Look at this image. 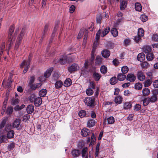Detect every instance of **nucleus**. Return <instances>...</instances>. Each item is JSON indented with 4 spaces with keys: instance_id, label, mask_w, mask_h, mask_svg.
<instances>
[{
    "instance_id": "1",
    "label": "nucleus",
    "mask_w": 158,
    "mask_h": 158,
    "mask_svg": "<svg viewBox=\"0 0 158 158\" xmlns=\"http://www.w3.org/2000/svg\"><path fill=\"white\" fill-rule=\"evenodd\" d=\"M101 33V31L99 30L96 34L95 41L94 42L92 50L91 52V59L93 60L94 59V53L95 51L96 48L97 47L98 40L99 39L100 37V34Z\"/></svg>"
},
{
    "instance_id": "2",
    "label": "nucleus",
    "mask_w": 158,
    "mask_h": 158,
    "mask_svg": "<svg viewBox=\"0 0 158 158\" xmlns=\"http://www.w3.org/2000/svg\"><path fill=\"white\" fill-rule=\"evenodd\" d=\"M14 28L13 26L10 27L9 29L8 35V44L9 45L8 48L10 49L12 44H13L15 40V37L12 35Z\"/></svg>"
},
{
    "instance_id": "3",
    "label": "nucleus",
    "mask_w": 158,
    "mask_h": 158,
    "mask_svg": "<svg viewBox=\"0 0 158 158\" xmlns=\"http://www.w3.org/2000/svg\"><path fill=\"white\" fill-rule=\"evenodd\" d=\"M21 122V120L19 119H17L14 121L12 123V126L9 125H7L6 127V130L7 131V130L11 129L13 127L14 128H16L18 129H20L21 127L20 124Z\"/></svg>"
},
{
    "instance_id": "4",
    "label": "nucleus",
    "mask_w": 158,
    "mask_h": 158,
    "mask_svg": "<svg viewBox=\"0 0 158 158\" xmlns=\"http://www.w3.org/2000/svg\"><path fill=\"white\" fill-rule=\"evenodd\" d=\"M30 56L29 55L28 58V59L27 61L24 60L23 61L20 66L21 68H23L24 66H25L24 69L23 71V73H25L27 71L28 68H29V65H30V62L31 60L30 59Z\"/></svg>"
},
{
    "instance_id": "5",
    "label": "nucleus",
    "mask_w": 158,
    "mask_h": 158,
    "mask_svg": "<svg viewBox=\"0 0 158 158\" xmlns=\"http://www.w3.org/2000/svg\"><path fill=\"white\" fill-rule=\"evenodd\" d=\"M84 102L88 106H93L94 105L95 99L93 97L87 98L84 99Z\"/></svg>"
},
{
    "instance_id": "6",
    "label": "nucleus",
    "mask_w": 158,
    "mask_h": 158,
    "mask_svg": "<svg viewBox=\"0 0 158 158\" xmlns=\"http://www.w3.org/2000/svg\"><path fill=\"white\" fill-rule=\"evenodd\" d=\"M23 29H22L20 35L18 37L16 40L15 47V49L16 50H17L18 49L20 44L21 43L22 37L23 35Z\"/></svg>"
},
{
    "instance_id": "7",
    "label": "nucleus",
    "mask_w": 158,
    "mask_h": 158,
    "mask_svg": "<svg viewBox=\"0 0 158 158\" xmlns=\"http://www.w3.org/2000/svg\"><path fill=\"white\" fill-rule=\"evenodd\" d=\"M79 69V67L77 64H73L68 68V71L70 73L77 71Z\"/></svg>"
},
{
    "instance_id": "8",
    "label": "nucleus",
    "mask_w": 158,
    "mask_h": 158,
    "mask_svg": "<svg viewBox=\"0 0 158 158\" xmlns=\"http://www.w3.org/2000/svg\"><path fill=\"white\" fill-rule=\"evenodd\" d=\"M127 80L130 81L131 82L134 81L136 79V77L133 74H129L127 77Z\"/></svg>"
},
{
    "instance_id": "9",
    "label": "nucleus",
    "mask_w": 158,
    "mask_h": 158,
    "mask_svg": "<svg viewBox=\"0 0 158 158\" xmlns=\"http://www.w3.org/2000/svg\"><path fill=\"white\" fill-rule=\"evenodd\" d=\"M90 131L88 129L86 128H84L81 130V133L82 136L85 137L88 135Z\"/></svg>"
},
{
    "instance_id": "10",
    "label": "nucleus",
    "mask_w": 158,
    "mask_h": 158,
    "mask_svg": "<svg viewBox=\"0 0 158 158\" xmlns=\"http://www.w3.org/2000/svg\"><path fill=\"white\" fill-rule=\"evenodd\" d=\"M81 152L78 150L74 149L72 150L71 154L73 157H78L80 155Z\"/></svg>"
},
{
    "instance_id": "11",
    "label": "nucleus",
    "mask_w": 158,
    "mask_h": 158,
    "mask_svg": "<svg viewBox=\"0 0 158 158\" xmlns=\"http://www.w3.org/2000/svg\"><path fill=\"white\" fill-rule=\"evenodd\" d=\"M137 77L140 81H143L145 79V77L143 73L140 71L138 72L137 73Z\"/></svg>"
},
{
    "instance_id": "12",
    "label": "nucleus",
    "mask_w": 158,
    "mask_h": 158,
    "mask_svg": "<svg viewBox=\"0 0 158 158\" xmlns=\"http://www.w3.org/2000/svg\"><path fill=\"white\" fill-rule=\"evenodd\" d=\"M88 148L87 147H84L83 148L81 151L82 156L84 158H88L87 154Z\"/></svg>"
},
{
    "instance_id": "13",
    "label": "nucleus",
    "mask_w": 158,
    "mask_h": 158,
    "mask_svg": "<svg viewBox=\"0 0 158 158\" xmlns=\"http://www.w3.org/2000/svg\"><path fill=\"white\" fill-rule=\"evenodd\" d=\"M42 101V99L41 98H36L34 102V104L36 106H39L41 104Z\"/></svg>"
},
{
    "instance_id": "14",
    "label": "nucleus",
    "mask_w": 158,
    "mask_h": 158,
    "mask_svg": "<svg viewBox=\"0 0 158 158\" xmlns=\"http://www.w3.org/2000/svg\"><path fill=\"white\" fill-rule=\"evenodd\" d=\"M114 101L116 104H120L122 102L123 98L121 96L118 95L115 97Z\"/></svg>"
},
{
    "instance_id": "15",
    "label": "nucleus",
    "mask_w": 158,
    "mask_h": 158,
    "mask_svg": "<svg viewBox=\"0 0 158 158\" xmlns=\"http://www.w3.org/2000/svg\"><path fill=\"white\" fill-rule=\"evenodd\" d=\"M53 70V68L48 69L44 73V76L45 78H48L51 75V73Z\"/></svg>"
},
{
    "instance_id": "16",
    "label": "nucleus",
    "mask_w": 158,
    "mask_h": 158,
    "mask_svg": "<svg viewBox=\"0 0 158 158\" xmlns=\"http://www.w3.org/2000/svg\"><path fill=\"white\" fill-rule=\"evenodd\" d=\"M102 54L104 57L107 58L110 55V52L107 50L104 49L102 51Z\"/></svg>"
},
{
    "instance_id": "17",
    "label": "nucleus",
    "mask_w": 158,
    "mask_h": 158,
    "mask_svg": "<svg viewBox=\"0 0 158 158\" xmlns=\"http://www.w3.org/2000/svg\"><path fill=\"white\" fill-rule=\"evenodd\" d=\"M110 31V29L109 27H106L103 31H102H102H101L100 35H101L102 37H104Z\"/></svg>"
},
{
    "instance_id": "18",
    "label": "nucleus",
    "mask_w": 158,
    "mask_h": 158,
    "mask_svg": "<svg viewBox=\"0 0 158 158\" xmlns=\"http://www.w3.org/2000/svg\"><path fill=\"white\" fill-rule=\"evenodd\" d=\"M137 59L138 61L141 62L143 61L145 59V56L143 53H139L137 57Z\"/></svg>"
},
{
    "instance_id": "19",
    "label": "nucleus",
    "mask_w": 158,
    "mask_h": 158,
    "mask_svg": "<svg viewBox=\"0 0 158 158\" xmlns=\"http://www.w3.org/2000/svg\"><path fill=\"white\" fill-rule=\"evenodd\" d=\"M26 110L28 114H31L34 110V106L32 105H29L27 107Z\"/></svg>"
},
{
    "instance_id": "20",
    "label": "nucleus",
    "mask_w": 158,
    "mask_h": 158,
    "mask_svg": "<svg viewBox=\"0 0 158 158\" xmlns=\"http://www.w3.org/2000/svg\"><path fill=\"white\" fill-rule=\"evenodd\" d=\"M132 107V104L130 102H126L124 103L123 108L127 110L130 109Z\"/></svg>"
},
{
    "instance_id": "21",
    "label": "nucleus",
    "mask_w": 158,
    "mask_h": 158,
    "mask_svg": "<svg viewBox=\"0 0 158 158\" xmlns=\"http://www.w3.org/2000/svg\"><path fill=\"white\" fill-rule=\"evenodd\" d=\"M95 123V121L92 119L89 120L87 123V126L89 127H91L94 126Z\"/></svg>"
},
{
    "instance_id": "22",
    "label": "nucleus",
    "mask_w": 158,
    "mask_h": 158,
    "mask_svg": "<svg viewBox=\"0 0 158 158\" xmlns=\"http://www.w3.org/2000/svg\"><path fill=\"white\" fill-rule=\"evenodd\" d=\"M150 93V90L148 88H145L143 89L142 94L144 96H147Z\"/></svg>"
},
{
    "instance_id": "23",
    "label": "nucleus",
    "mask_w": 158,
    "mask_h": 158,
    "mask_svg": "<svg viewBox=\"0 0 158 158\" xmlns=\"http://www.w3.org/2000/svg\"><path fill=\"white\" fill-rule=\"evenodd\" d=\"M110 32L111 34L114 37H116L118 36V32L116 28H112Z\"/></svg>"
},
{
    "instance_id": "24",
    "label": "nucleus",
    "mask_w": 158,
    "mask_h": 158,
    "mask_svg": "<svg viewBox=\"0 0 158 158\" xmlns=\"http://www.w3.org/2000/svg\"><path fill=\"white\" fill-rule=\"evenodd\" d=\"M67 57L65 56H63L59 60V62L61 64H64L67 62Z\"/></svg>"
},
{
    "instance_id": "25",
    "label": "nucleus",
    "mask_w": 158,
    "mask_h": 158,
    "mask_svg": "<svg viewBox=\"0 0 158 158\" xmlns=\"http://www.w3.org/2000/svg\"><path fill=\"white\" fill-rule=\"evenodd\" d=\"M124 74H122L121 73H119L117 76V79L120 81L124 80L126 77V76Z\"/></svg>"
},
{
    "instance_id": "26",
    "label": "nucleus",
    "mask_w": 158,
    "mask_h": 158,
    "mask_svg": "<svg viewBox=\"0 0 158 158\" xmlns=\"http://www.w3.org/2000/svg\"><path fill=\"white\" fill-rule=\"evenodd\" d=\"M8 119V117H5L3 119L0 125V129L3 128Z\"/></svg>"
},
{
    "instance_id": "27",
    "label": "nucleus",
    "mask_w": 158,
    "mask_h": 158,
    "mask_svg": "<svg viewBox=\"0 0 158 158\" xmlns=\"http://www.w3.org/2000/svg\"><path fill=\"white\" fill-rule=\"evenodd\" d=\"M72 84L71 80L69 78L67 79L65 81L64 85L65 87H68L70 86Z\"/></svg>"
},
{
    "instance_id": "28",
    "label": "nucleus",
    "mask_w": 158,
    "mask_h": 158,
    "mask_svg": "<svg viewBox=\"0 0 158 158\" xmlns=\"http://www.w3.org/2000/svg\"><path fill=\"white\" fill-rule=\"evenodd\" d=\"M42 85V84L40 83L32 84L31 86V88L32 89H35L40 87Z\"/></svg>"
},
{
    "instance_id": "29",
    "label": "nucleus",
    "mask_w": 158,
    "mask_h": 158,
    "mask_svg": "<svg viewBox=\"0 0 158 158\" xmlns=\"http://www.w3.org/2000/svg\"><path fill=\"white\" fill-rule=\"evenodd\" d=\"M127 2L126 1H123L121 2L120 9L121 10H124L126 7Z\"/></svg>"
},
{
    "instance_id": "30",
    "label": "nucleus",
    "mask_w": 158,
    "mask_h": 158,
    "mask_svg": "<svg viewBox=\"0 0 158 158\" xmlns=\"http://www.w3.org/2000/svg\"><path fill=\"white\" fill-rule=\"evenodd\" d=\"M156 93L154 94L149 98L150 99L151 102H156L157 99V97Z\"/></svg>"
},
{
    "instance_id": "31",
    "label": "nucleus",
    "mask_w": 158,
    "mask_h": 158,
    "mask_svg": "<svg viewBox=\"0 0 158 158\" xmlns=\"http://www.w3.org/2000/svg\"><path fill=\"white\" fill-rule=\"evenodd\" d=\"M140 19L142 22H144L148 20V17L146 15L142 14L140 15Z\"/></svg>"
},
{
    "instance_id": "32",
    "label": "nucleus",
    "mask_w": 158,
    "mask_h": 158,
    "mask_svg": "<svg viewBox=\"0 0 158 158\" xmlns=\"http://www.w3.org/2000/svg\"><path fill=\"white\" fill-rule=\"evenodd\" d=\"M142 7L141 4L139 3H136L135 5V9L136 11H140L142 10Z\"/></svg>"
},
{
    "instance_id": "33",
    "label": "nucleus",
    "mask_w": 158,
    "mask_h": 158,
    "mask_svg": "<svg viewBox=\"0 0 158 158\" xmlns=\"http://www.w3.org/2000/svg\"><path fill=\"white\" fill-rule=\"evenodd\" d=\"M144 31L142 28H140L138 29V35L140 37H142L144 35Z\"/></svg>"
},
{
    "instance_id": "34",
    "label": "nucleus",
    "mask_w": 158,
    "mask_h": 158,
    "mask_svg": "<svg viewBox=\"0 0 158 158\" xmlns=\"http://www.w3.org/2000/svg\"><path fill=\"white\" fill-rule=\"evenodd\" d=\"M154 56L152 53H148L146 56L147 60L148 61L152 60H153Z\"/></svg>"
},
{
    "instance_id": "35",
    "label": "nucleus",
    "mask_w": 158,
    "mask_h": 158,
    "mask_svg": "<svg viewBox=\"0 0 158 158\" xmlns=\"http://www.w3.org/2000/svg\"><path fill=\"white\" fill-rule=\"evenodd\" d=\"M150 102H151V101L149 98L148 97L145 98L143 101V105L144 106H146L148 105Z\"/></svg>"
},
{
    "instance_id": "36",
    "label": "nucleus",
    "mask_w": 158,
    "mask_h": 158,
    "mask_svg": "<svg viewBox=\"0 0 158 158\" xmlns=\"http://www.w3.org/2000/svg\"><path fill=\"white\" fill-rule=\"evenodd\" d=\"M47 93V90L46 89H42L39 92V94L40 97H44Z\"/></svg>"
},
{
    "instance_id": "37",
    "label": "nucleus",
    "mask_w": 158,
    "mask_h": 158,
    "mask_svg": "<svg viewBox=\"0 0 158 158\" xmlns=\"http://www.w3.org/2000/svg\"><path fill=\"white\" fill-rule=\"evenodd\" d=\"M14 135V132L13 130L9 131L7 133V136L8 138H12Z\"/></svg>"
},
{
    "instance_id": "38",
    "label": "nucleus",
    "mask_w": 158,
    "mask_h": 158,
    "mask_svg": "<svg viewBox=\"0 0 158 158\" xmlns=\"http://www.w3.org/2000/svg\"><path fill=\"white\" fill-rule=\"evenodd\" d=\"M129 68L126 66H124L121 68V71L123 74L127 73L128 71Z\"/></svg>"
},
{
    "instance_id": "39",
    "label": "nucleus",
    "mask_w": 158,
    "mask_h": 158,
    "mask_svg": "<svg viewBox=\"0 0 158 158\" xmlns=\"http://www.w3.org/2000/svg\"><path fill=\"white\" fill-rule=\"evenodd\" d=\"M103 59L100 56H97L96 60V64L98 65L100 64L102 61Z\"/></svg>"
},
{
    "instance_id": "40",
    "label": "nucleus",
    "mask_w": 158,
    "mask_h": 158,
    "mask_svg": "<svg viewBox=\"0 0 158 158\" xmlns=\"http://www.w3.org/2000/svg\"><path fill=\"white\" fill-rule=\"evenodd\" d=\"M131 43V40L129 38L125 39L123 41V44L125 46L129 45Z\"/></svg>"
},
{
    "instance_id": "41",
    "label": "nucleus",
    "mask_w": 158,
    "mask_h": 158,
    "mask_svg": "<svg viewBox=\"0 0 158 158\" xmlns=\"http://www.w3.org/2000/svg\"><path fill=\"white\" fill-rule=\"evenodd\" d=\"M63 85V83L60 81H57L55 84V87L57 88L58 89L61 87Z\"/></svg>"
},
{
    "instance_id": "42",
    "label": "nucleus",
    "mask_w": 158,
    "mask_h": 158,
    "mask_svg": "<svg viewBox=\"0 0 158 158\" xmlns=\"http://www.w3.org/2000/svg\"><path fill=\"white\" fill-rule=\"evenodd\" d=\"M142 84L139 83H136L134 86L135 88L137 90H140L142 89Z\"/></svg>"
},
{
    "instance_id": "43",
    "label": "nucleus",
    "mask_w": 158,
    "mask_h": 158,
    "mask_svg": "<svg viewBox=\"0 0 158 158\" xmlns=\"http://www.w3.org/2000/svg\"><path fill=\"white\" fill-rule=\"evenodd\" d=\"M151 48L149 46H146L143 49V51L144 52L147 54L150 53V52L151 51Z\"/></svg>"
},
{
    "instance_id": "44",
    "label": "nucleus",
    "mask_w": 158,
    "mask_h": 158,
    "mask_svg": "<svg viewBox=\"0 0 158 158\" xmlns=\"http://www.w3.org/2000/svg\"><path fill=\"white\" fill-rule=\"evenodd\" d=\"M86 93L88 96H90L93 94L94 91L92 89L89 88L86 90Z\"/></svg>"
},
{
    "instance_id": "45",
    "label": "nucleus",
    "mask_w": 158,
    "mask_h": 158,
    "mask_svg": "<svg viewBox=\"0 0 158 158\" xmlns=\"http://www.w3.org/2000/svg\"><path fill=\"white\" fill-rule=\"evenodd\" d=\"M110 83L112 85L116 84L117 82V79L115 77H112L110 80Z\"/></svg>"
},
{
    "instance_id": "46",
    "label": "nucleus",
    "mask_w": 158,
    "mask_h": 158,
    "mask_svg": "<svg viewBox=\"0 0 158 158\" xmlns=\"http://www.w3.org/2000/svg\"><path fill=\"white\" fill-rule=\"evenodd\" d=\"M19 102V100L18 98H13L11 99V104L14 105L18 104Z\"/></svg>"
},
{
    "instance_id": "47",
    "label": "nucleus",
    "mask_w": 158,
    "mask_h": 158,
    "mask_svg": "<svg viewBox=\"0 0 158 158\" xmlns=\"http://www.w3.org/2000/svg\"><path fill=\"white\" fill-rule=\"evenodd\" d=\"M101 72L103 74L106 73L107 72V68L106 67L104 66H102L100 68Z\"/></svg>"
},
{
    "instance_id": "48",
    "label": "nucleus",
    "mask_w": 158,
    "mask_h": 158,
    "mask_svg": "<svg viewBox=\"0 0 158 158\" xmlns=\"http://www.w3.org/2000/svg\"><path fill=\"white\" fill-rule=\"evenodd\" d=\"M13 74L11 73H10L9 76V77L8 78V82L7 83V84L6 85L7 86V87H9L10 85V84L12 82V81H11V79L13 77Z\"/></svg>"
},
{
    "instance_id": "49",
    "label": "nucleus",
    "mask_w": 158,
    "mask_h": 158,
    "mask_svg": "<svg viewBox=\"0 0 158 158\" xmlns=\"http://www.w3.org/2000/svg\"><path fill=\"white\" fill-rule=\"evenodd\" d=\"M107 121L108 124H113L114 122V118L113 117L110 116L107 118Z\"/></svg>"
},
{
    "instance_id": "50",
    "label": "nucleus",
    "mask_w": 158,
    "mask_h": 158,
    "mask_svg": "<svg viewBox=\"0 0 158 158\" xmlns=\"http://www.w3.org/2000/svg\"><path fill=\"white\" fill-rule=\"evenodd\" d=\"M78 115L81 118H83L86 115V112L84 110H81L79 112Z\"/></svg>"
},
{
    "instance_id": "51",
    "label": "nucleus",
    "mask_w": 158,
    "mask_h": 158,
    "mask_svg": "<svg viewBox=\"0 0 158 158\" xmlns=\"http://www.w3.org/2000/svg\"><path fill=\"white\" fill-rule=\"evenodd\" d=\"M152 82V81L150 79H148L145 81L144 86L145 87H148L150 86Z\"/></svg>"
},
{
    "instance_id": "52",
    "label": "nucleus",
    "mask_w": 158,
    "mask_h": 158,
    "mask_svg": "<svg viewBox=\"0 0 158 158\" xmlns=\"http://www.w3.org/2000/svg\"><path fill=\"white\" fill-rule=\"evenodd\" d=\"M93 76L96 81H98L101 77L99 73L96 72L94 73Z\"/></svg>"
},
{
    "instance_id": "53",
    "label": "nucleus",
    "mask_w": 158,
    "mask_h": 158,
    "mask_svg": "<svg viewBox=\"0 0 158 158\" xmlns=\"http://www.w3.org/2000/svg\"><path fill=\"white\" fill-rule=\"evenodd\" d=\"M96 140V137L95 135H94V133H93L92 135V136L91 138V142L89 144V145H91L93 142H94Z\"/></svg>"
},
{
    "instance_id": "54",
    "label": "nucleus",
    "mask_w": 158,
    "mask_h": 158,
    "mask_svg": "<svg viewBox=\"0 0 158 158\" xmlns=\"http://www.w3.org/2000/svg\"><path fill=\"white\" fill-rule=\"evenodd\" d=\"M141 108V105L139 104H137L134 106V110L137 111L140 110Z\"/></svg>"
},
{
    "instance_id": "55",
    "label": "nucleus",
    "mask_w": 158,
    "mask_h": 158,
    "mask_svg": "<svg viewBox=\"0 0 158 158\" xmlns=\"http://www.w3.org/2000/svg\"><path fill=\"white\" fill-rule=\"evenodd\" d=\"M123 19V18L118 19L116 22L114 23L115 26L116 27L118 25L122 22Z\"/></svg>"
},
{
    "instance_id": "56",
    "label": "nucleus",
    "mask_w": 158,
    "mask_h": 158,
    "mask_svg": "<svg viewBox=\"0 0 158 158\" xmlns=\"http://www.w3.org/2000/svg\"><path fill=\"white\" fill-rule=\"evenodd\" d=\"M152 40L155 41H158V34H154L152 36Z\"/></svg>"
},
{
    "instance_id": "57",
    "label": "nucleus",
    "mask_w": 158,
    "mask_h": 158,
    "mask_svg": "<svg viewBox=\"0 0 158 158\" xmlns=\"http://www.w3.org/2000/svg\"><path fill=\"white\" fill-rule=\"evenodd\" d=\"M141 66L143 68H147L149 66V65L147 62H144L141 64Z\"/></svg>"
},
{
    "instance_id": "58",
    "label": "nucleus",
    "mask_w": 158,
    "mask_h": 158,
    "mask_svg": "<svg viewBox=\"0 0 158 158\" xmlns=\"http://www.w3.org/2000/svg\"><path fill=\"white\" fill-rule=\"evenodd\" d=\"M84 30L83 29H81L79 32L78 35L77 36V39H80L81 38L83 34Z\"/></svg>"
},
{
    "instance_id": "59",
    "label": "nucleus",
    "mask_w": 158,
    "mask_h": 158,
    "mask_svg": "<svg viewBox=\"0 0 158 158\" xmlns=\"http://www.w3.org/2000/svg\"><path fill=\"white\" fill-rule=\"evenodd\" d=\"M102 19V17L101 15H98L96 18V21L97 23L100 24L101 21Z\"/></svg>"
},
{
    "instance_id": "60",
    "label": "nucleus",
    "mask_w": 158,
    "mask_h": 158,
    "mask_svg": "<svg viewBox=\"0 0 158 158\" xmlns=\"http://www.w3.org/2000/svg\"><path fill=\"white\" fill-rule=\"evenodd\" d=\"M99 152V145H97L96 149L95 156V157H98V156Z\"/></svg>"
},
{
    "instance_id": "61",
    "label": "nucleus",
    "mask_w": 158,
    "mask_h": 158,
    "mask_svg": "<svg viewBox=\"0 0 158 158\" xmlns=\"http://www.w3.org/2000/svg\"><path fill=\"white\" fill-rule=\"evenodd\" d=\"M142 37H140L138 35L135 36L134 38V40L136 42H138L141 39Z\"/></svg>"
},
{
    "instance_id": "62",
    "label": "nucleus",
    "mask_w": 158,
    "mask_h": 158,
    "mask_svg": "<svg viewBox=\"0 0 158 158\" xmlns=\"http://www.w3.org/2000/svg\"><path fill=\"white\" fill-rule=\"evenodd\" d=\"M36 98V97L35 95H32L30 98V101L31 102H34Z\"/></svg>"
},
{
    "instance_id": "63",
    "label": "nucleus",
    "mask_w": 158,
    "mask_h": 158,
    "mask_svg": "<svg viewBox=\"0 0 158 158\" xmlns=\"http://www.w3.org/2000/svg\"><path fill=\"white\" fill-rule=\"evenodd\" d=\"M153 85L155 88H158V80H156L154 81Z\"/></svg>"
},
{
    "instance_id": "64",
    "label": "nucleus",
    "mask_w": 158,
    "mask_h": 158,
    "mask_svg": "<svg viewBox=\"0 0 158 158\" xmlns=\"http://www.w3.org/2000/svg\"><path fill=\"white\" fill-rule=\"evenodd\" d=\"M131 94V93L128 90H126L124 91V95L127 96H129Z\"/></svg>"
}]
</instances>
